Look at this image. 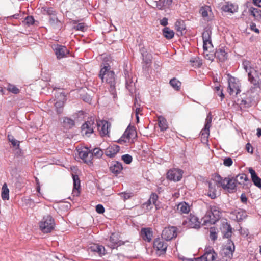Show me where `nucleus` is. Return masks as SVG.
Masks as SVG:
<instances>
[{
    "mask_svg": "<svg viewBox=\"0 0 261 261\" xmlns=\"http://www.w3.org/2000/svg\"><path fill=\"white\" fill-rule=\"evenodd\" d=\"M94 125V121L92 119L86 121L82 126L83 135L89 137L93 132ZM96 125L101 136L109 137L111 128L110 123L105 120H100L97 121Z\"/></svg>",
    "mask_w": 261,
    "mask_h": 261,
    "instance_id": "1",
    "label": "nucleus"
},
{
    "mask_svg": "<svg viewBox=\"0 0 261 261\" xmlns=\"http://www.w3.org/2000/svg\"><path fill=\"white\" fill-rule=\"evenodd\" d=\"M99 77L102 82H106L110 84L111 90L112 91L115 85L114 72L110 70V66L109 65H105L101 68Z\"/></svg>",
    "mask_w": 261,
    "mask_h": 261,
    "instance_id": "2",
    "label": "nucleus"
},
{
    "mask_svg": "<svg viewBox=\"0 0 261 261\" xmlns=\"http://www.w3.org/2000/svg\"><path fill=\"white\" fill-rule=\"evenodd\" d=\"M221 186V176L215 175L208 182V196L212 199H215L220 194L219 188Z\"/></svg>",
    "mask_w": 261,
    "mask_h": 261,
    "instance_id": "3",
    "label": "nucleus"
},
{
    "mask_svg": "<svg viewBox=\"0 0 261 261\" xmlns=\"http://www.w3.org/2000/svg\"><path fill=\"white\" fill-rule=\"evenodd\" d=\"M55 225L54 220L50 215L44 216L39 222V228L43 233L50 232L54 229Z\"/></svg>",
    "mask_w": 261,
    "mask_h": 261,
    "instance_id": "4",
    "label": "nucleus"
},
{
    "mask_svg": "<svg viewBox=\"0 0 261 261\" xmlns=\"http://www.w3.org/2000/svg\"><path fill=\"white\" fill-rule=\"evenodd\" d=\"M136 136L137 133L134 127L129 126L125 130L121 137L118 140V142L120 144L128 142L130 139L135 138Z\"/></svg>",
    "mask_w": 261,
    "mask_h": 261,
    "instance_id": "5",
    "label": "nucleus"
},
{
    "mask_svg": "<svg viewBox=\"0 0 261 261\" xmlns=\"http://www.w3.org/2000/svg\"><path fill=\"white\" fill-rule=\"evenodd\" d=\"M237 183L234 178H225L223 179L221 177V187L228 192H233L236 188Z\"/></svg>",
    "mask_w": 261,
    "mask_h": 261,
    "instance_id": "6",
    "label": "nucleus"
},
{
    "mask_svg": "<svg viewBox=\"0 0 261 261\" xmlns=\"http://www.w3.org/2000/svg\"><path fill=\"white\" fill-rule=\"evenodd\" d=\"M211 29L210 28H206L202 33L203 48L205 51L207 49H211L213 47L211 40Z\"/></svg>",
    "mask_w": 261,
    "mask_h": 261,
    "instance_id": "7",
    "label": "nucleus"
},
{
    "mask_svg": "<svg viewBox=\"0 0 261 261\" xmlns=\"http://www.w3.org/2000/svg\"><path fill=\"white\" fill-rule=\"evenodd\" d=\"M217 257L213 248L208 247L205 248L204 254L200 257L196 258V261H214Z\"/></svg>",
    "mask_w": 261,
    "mask_h": 261,
    "instance_id": "8",
    "label": "nucleus"
},
{
    "mask_svg": "<svg viewBox=\"0 0 261 261\" xmlns=\"http://www.w3.org/2000/svg\"><path fill=\"white\" fill-rule=\"evenodd\" d=\"M212 117L210 113L207 115L206 120L204 128L200 132L201 140L205 143L208 141V137L210 135V128L211 126Z\"/></svg>",
    "mask_w": 261,
    "mask_h": 261,
    "instance_id": "9",
    "label": "nucleus"
},
{
    "mask_svg": "<svg viewBox=\"0 0 261 261\" xmlns=\"http://www.w3.org/2000/svg\"><path fill=\"white\" fill-rule=\"evenodd\" d=\"M228 92L230 95H237L240 92V83L238 79L233 77L229 78Z\"/></svg>",
    "mask_w": 261,
    "mask_h": 261,
    "instance_id": "10",
    "label": "nucleus"
},
{
    "mask_svg": "<svg viewBox=\"0 0 261 261\" xmlns=\"http://www.w3.org/2000/svg\"><path fill=\"white\" fill-rule=\"evenodd\" d=\"M79 155L86 164L91 165L92 164L93 153L89 151L87 148L77 150Z\"/></svg>",
    "mask_w": 261,
    "mask_h": 261,
    "instance_id": "11",
    "label": "nucleus"
},
{
    "mask_svg": "<svg viewBox=\"0 0 261 261\" xmlns=\"http://www.w3.org/2000/svg\"><path fill=\"white\" fill-rule=\"evenodd\" d=\"M182 224L187 227L199 228L200 226V222L196 216L190 214L187 219L183 222Z\"/></svg>",
    "mask_w": 261,
    "mask_h": 261,
    "instance_id": "12",
    "label": "nucleus"
},
{
    "mask_svg": "<svg viewBox=\"0 0 261 261\" xmlns=\"http://www.w3.org/2000/svg\"><path fill=\"white\" fill-rule=\"evenodd\" d=\"M153 247L156 250V253L160 255L166 252L167 244L162 239L157 238L154 241Z\"/></svg>",
    "mask_w": 261,
    "mask_h": 261,
    "instance_id": "13",
    "label": "nucleus"
},
{
    "mask_svg": "<svg viewBox=\"0 0 261 261\" xmlns=\"http://www.w3.org/2000/svg\"><path fill=\"white\" fill-rule=\"evenodd\" d=\"M183 171L177 168L171 169L167 173V177L170 180L178 181L181 180L182 177Z\"/></svg>",
    "mask_w": 261,
    "mask_h": 261,
    "instance_id": "14",
    "label": "nucleus"
},
{
    "mask_svg": "<svg viewBox=\"0 0 261 261\" xmlns=\"http://www.w3.org/2000/svg\"><path fill=\"white\" fill-rule=\"evenodd\" d=\"M248 80L255 87H259L261 84V74L256 70L249 71L248 75Z\"/></svg>",
    "mask_w": 261,
    "mask_h": 261,
    "instance_id": "15",
    "label": "nucleus"
},
{
    "mask_svg": "<svg viewBox=\"0 0 261 261\" xmlns=\"http://www.w3.org/2000/svg\"><path fill=\"white\" fill-rule=\"evenodd\" d=\"M177 236V228L175 227L165 228L162 231V237L166 240H171Z\"/></svg>",
    "mask_w": 261,
    "mask_h": 261,
    "instance_id": "16",
    "label": "nucleus"
},
{
    "mask_svg": "<svg viewBox=\"0 0 261 261\" xmlns=\"http://www.w3.org/2000/svg\"><path fill=\"white\" fill-rule=\"evenodd\" d=\"M234 251V245L232 242L228 241L227 244L222 249V254L227 258L230 259L232 257Z\"/></svg>",
    "mask_w": 261,
    "mask_h": 261,
    "instance_id": "17",
    "label": "nucleus"
},
{
    "mask_svg": "<svg viewBox=\"0 0 261 261\" xmlns=\"http://www.w3.org/2000/svg\"><path fill=\"white\" fill-rule=\"evenodd\" d=\"M54 50L58 59H60L66 56L69 51L64 46L57 45L55 47Z\"/></svg>",
    "mask_w": 261,
    "mask_h": 261,
    "instance_id": "18",
    "label": "nucleus"
},
{
    "mask_svg": "<svg viewBox=\"0 0 261 261\" xmlns=\"http://www.w3.org/2000/svg\"><path fill=\"white\" fill-rule=\"evenodd\" d=\"M199 12L205 20H209L213 17V14L210 6H205L202 7L200 9Z\"/></svg>",
    "mask_w": 261,
    "mask_h": 261,
    "instance_id": "19",
    "label": "nucleus"
},
{
    "mask_svg": "<svg viewBox=\"0 0 261 261\" xmlns=\"http://www.w3.org/2000/svg\"><path fill=\"white\" fill-rule=\"evenodd\" d=\"M56 97L58 100L55 103V106L57 109V111L58 113H60L61 112V109L63 107L64 102L66 100V96L64 93H57Z\"/></svg>",
    "mask_w": 261,
    "mask_h": 261,
    "instance_id": "20",
    "label": "nucleus"
},
{
    "mask_svg": "<svg viewBox=\"0 0 261 261\" xmlns=\"http://www.w3.org/2000/svg\"><path fill=\"white\" fill-rule=\"evenodd\" d=\"M214 217V216L212 214L211 212L208 211L202 218L204 224L206 225L207 224H215L218 220L216 219Z\"/></svg>",
    "mask_w": 261,
    "mask_h": 261,
    "instance_id": "21",
    "label": "nucleus"
},
{
    "mask_svg": "<svg viewBox=\"0 0 261 261\" xmlns=\"http://www.w3.org/2000/svg\"><path fill=\"white\" fill-rule=\"evenodd\" d=\"M89 249H90L92 252L97 253L100 256L105 254V249L104 247L98 244H92L89 247Z\"/></svg>",
    "mask_w": 261,
    "mask_h": 261,
    "instance_id": "22",
    "label": "nucleus"
},
{
    "mask_svg": "<svg viewBox=\"0 0 261 261\" xmlns=\"http://www.w3.org/2000/svg\"><path fill=\"white\" fill-rule=\"evenodd\" d=\"M249 172L251 174V179L254 184L258 188H261V179L256 175L255 171L251 168H249Z\"/></svg>",
    "mask_w": 261,
    "mask_h": 261,
    "instance_id": "23",
    "label": "nucleus"
},
{
    "mask_svg": "<svg viewBox=\"0 0 261 261\" xmlns=\"http://www.w3.org/2000/svg\"><path fill=\"white\" fill-rule=\"evenodd\" d=\"M141 234L143 239L148 242L152 240V232L149 228H142L141 231Z\"/></svg>",
    "mask_w": 261,
    "mask_h": 261,
    "instance_id": "24",
    "label": "nucleus"
},
{
    "mask_svg": "<svg viewBox=\"0 0 261 261\" xmlns=\"http://www.w3.org/2000/svg\"><path fill=\"white\" fill-rule=\"evenodd\" d=\"M122 169V164L118 162H113L110 167L111 172L115 175L120 173Z\"/></svg>",
    "mask_w": 261,
    "mask_h": 261,
    "instance_id": "25",
    "label": "nucleus"
},
{
    "mask_svg": "<svg viewBox=\"0 0 261 261\" xmlns=\"http://www.w3.org/2000/svg\"><path fill=\"white\" fill-rule=\"evenodd\" d=\"M119 146L117 145H110L106 149L105 153L108 156L113 157L119 151Z\"/></svg>",
    "mask_w": 261,
    "mask_h": 261,
    "instance_id": "26",
    "label": "nucleus"
},
{
    "mask_svg": "<svg viewBox=\"0 0 261 261\" xmlns=\"http://www.w3.org/2000/svg\"><path fill=\"white\" fill-rule=\"evenodd\" d=\"M175 29L178 35H182L186 32V27L182 20H177L175 24Z\"/></svg>",
    "mask_w": 261,
    "mask_h": 261,
    "instance_id": "27",
    "label": "nucleus"
},
{
    "mask_svg": "<svg viewBox=\"0 0 261 261\" xmlns=\"http://www.w3.org/2000/svg\"><path fill=\"white\" fill-rule=\"evenodd\" d=\"M215 56L220 61L223 62L227 59V54L224 49L220 48L215 52Z\"/></svg>",
    "mask_w": 261,
    "mask_h": 261,
    "instance_id": "28",
    "label": "nucleus"
},
{
    "mask_svg": "<svg viewBox=\"0 0 261 261\" xmlns=\"http://www.w3.org/2000/svg\"><path fill=\"white\" fill-rule=\"evenodd\" d=\"M73 189L72 193L74 196H78L80 191L79 189L80 187V181L77 175H73Z\"/></svg>",
    "mask_w": 261,
    "mask_h": 261,
    "instance_id": "29",
    "label": "nucleus"
},
{
    "mask_svg": "<svg viewBox=\"0 0 261 261\" xmlns=\"http://www.w3.org/2000/svg\"><path fill=\"white\" fill-rule=\"evenodd\" d=\"M208 211L214 216V217L217 220H219L221 217V212L218 206L215 205H211Z\"/></svg>",
    "mask_w": 261,
    "mask_h": 261,
    "instance_id": "30",
    "label": "nucleus"
},
{
    "mask_svg": "<svg viewBox=\"0 0 261 261\" xmlns=\"http://www.w3.org/2000/svg\"><path fill=\"white\" fill-rule=\"evenodd\" d=\"M177 210L181 214H187L190 211V205L185 202L179 203L177 205Z\"/></svg>",
    "mask_w": 261,
    "mask_h": 261,
    "instance_id": "31",
    "label": "nucleus"
},
{
    "mask_svg": "<svg viewBox=\"0 0 261 261\" xmlns=\"http://www.w3.org/2000/svg\"><path fill=\"white\" fill-rule=\"evenodd\" d=\"M222 10L225 12L233 13L238 11V6L231 3H227L223 6Z\"/></svg>",
    "mask_w": 261,
    "mask_h": 261,
    "instance_id": "32",
    "label": "nucleus"
},
{
    "mask_svg": "<svg viewBox=\"0 0 261 261\" xmlns=\"http://www.w3.org/2000/svg\"><path fill=\"white\" fill-rule=\"evenodd\" d=\"M110 240L114 245L121 246L124 242L119 240V235L118 233H112L110 237Z\"/></svg>",
    "mask_w": 261,
    "mask_h": 261,
    "instance_id": "33",
    "label": "nucleus"
},
{
    "mask_svg": "<svg viewBox=\"0 0 261 261\" xmlns=\"http://www.w3.org/2000/svg\"><path fill=\"white\" fill-rule=\"evenodd\" d=\"M158 125L161 129V130L164 131L166 130L168 126L166 120L162 116L158 117Z\"/></svg>",
    "mask_w": 261,
    "mask_h": 261,
    "instance_id": "34",
    "label": "nucleus"
},
{
    "mask_svg": "<svg viewBox=\"0 0 261 261\" xmlns=\"http://www.w3.org/2000/svg\"><path fill=\"white\" fill-rule=\"evenodd\" d=\"M1 196L4 200H9V190L6 183L4 184L2 186Z\"/></svg>",
    "mask_w": 261,
    "mask_h": 261,
    "instance_id": "35",
    "label": "nucleus"
},
{
    "mask_svg": "<svg viewBox=\"0 0 261 261\" xmlns=\"http://www.w3.org/2000/svg\"><path fill=\"white\" fill-rule=\"evenodd\" d=\"M156 6L159 9H162L164 7L169 6L172 3V0H159L155 2Z\"/></svg>",
    "mask_w": 261,
    "mask_h": 261,
    "instance_id": "36",
    "label": "nucleus"
},
{
    "mask_svg": "<svg viewBox=\"0 0 261 261\" xmlns=\"http://www.w3.org/2000/svg\"><path fill=\"white\" fill-rule=\"evenodd\" d=\"M249 11L251 14L257 20H261V10L257 9L251 7L249 9Z\"/></svg>",
    "mask_w": 261,
    "mask_h": 261,
    "instance_id": "37",
    "label": "nucleus"
},
{
    "mask_svg": "<svg viewBox=\"0 0 261 261\" xmlns=\"http://www.w3.org/2000/svg\"><path fill=\"white\" fill-rule=\"evenodd\" d=\"M236 183L239 184H244V182L248 180L247 175L245 174H240L238 175L235 178H234Z\"/></svg>",
    "mask_w": 261,
    "mask_h": 261,
    "instance_id": "38",
    "label": "nucleus"
},
{
    "mask_svg": "<svg viewBox=\"0 0 261 261\" xmlns=\"http://www.w3.org/2000/svg\"><path fill=\"white\" fill-rule=\"evenodd\" d=\"M163 35L168 39H170L174 37V32L169 28H165L163 30Z\"/></svg>",
    "mask_w": 261,
    "mask_h": 261,
    "instance_id": "39",
    "label": "nucleus"
},
{
    "mask_svg": "<svg viewBox=\"0 0 261 261\" xmlns=\"http://www.w3.org/2000/svg\"><path fill=\"white\" fill-rule=\"evenodd\" d=\"M233 215H235L236 217L234 219L236 220L237 221L242 220L244 219L246 216V213L242 210L234 212Z\"/></svg>",
    "mask_w": 261,
    "mask_h": 261,
    "instance_id": "40",
    "label": "nucleus"
},
{
    "mask_svg": "<svg viewBox=\"0 0 261 261\" xmlns=\"http://www.w3.org/2000/svg\"><path fill=\"white\" fill-rule=\"evenodd\" d=\"M8 139L9 142L11 143V144L15 147L16 148H18L19 147L20 142L14 138V137L11 135H8Z\"/></svg>",
    "mask_w": 261,
    "mask_h": 261,
    "instance_id": "41",
    "label": "nucleus"
},
{
    "mask_svg": "<svg viewBox=\"0 0 261 261\" xmlns=\"http://www.w3.org/2000/svg\"><path fill=\"white\" fill-rule=\"evenodd\" d=\"M63 124L65 127L70 128L74 125V122L70 118H65L63 120Z\"/></svg>",
    "mask_w": 261,
    "mask_h": 261,
    "instance_id": "42",
    "label": "nucleus"
},
{
    "mask_svg": "<svg viewBox=\"0 0 261 261\" xmlns=\"http://www.w3.org/2000/svg\"><path fill=\"white\" fill-rule=\"evenodd\" d=\"M170 84L174 89L176 90H178L181 86V83L175 78L170 80Z\"/></svg>",
    "mask_w": 261,
    "mask_h": 261,
    "instance_id": "43",
    "label": "nucleus"
},
{
    "mask_svg": "<svg viewBox=\"0 0 261 261\" xmlns=\"http://www.w3.org/2000/svg\"><path fill=\"white\" fill-rule=\"evenodd\" d=\"M243 67L244 69L248 73V74L249 73V71H252V70H255L251 67L250 62L247 60H245L243 62Z\"/></svg>",
    "mask_w": 261,
    "mask_h": 261,
    "instance_id": "44",
    "label": "nucleus"
},
{
    "mask_svg": "<svg viewBox=\"0 0 261 261\" xmlns=\"http://www.w3.org/2000/svg\"><path fill=\"white\" fill-rule=\"evenodd\" d=\"M49 22L50 25L55 28L58 27L60 23V21L55 15L50 16Z\"/></svg>",
    "mask_w": 261,
    "mask_h": 261,
    "instance_id": "45",
    "label": "nucleus"
},
{
    "mask_svg": "<svg viewBox=\"0 0 261 261\" xmlns=\"http://www.w3.org/2000/svg\"><path fill=\"white\" fill-rule=\"evenodd\" d=\"M7 88L9 91L14 94H17L19 92V89L15 85L12 84H9Z\"/></svg>",
    "mask_w": 261,
    "mask_h": 261,
    "instance_id": "46",
    "label": "nucleus"
},
{
    "mask_svg": "<svg viewBox=\"0 0 261 261\" xmlns=\"http://www.w3.org/2000/svg\"><path fill=\"white\" fill-rule=\"evenodd\" d=\"M134 107L135 108L136 115L141 114L142 108L140 107V105L138 104L137 98H135Z\"/></svg>",
    "mask_w": 261,
    "mask_h": 261,
    "instance_id": "47",
    "label": "nucleus"
},
{
    "mask_svg": "<svg viewBox=\"0 0 261 261\" xmlns=\"http://www.w3.org/2000/svg\"><path fill=\"white\" fill-rule=\"evenodd\" d=\"M190 62L194 63L193 66L195 67H199L202 65V62L198 58H195L193 59H191Z\"/></svg>",
    "mask_w": 261,
    "mask_h": 261,
    "instance_id": "48",
    "label": "nucleus"
},
{
    "mask_svg": "<svg viewBox=\"0 0 261 261\" xmlns=\"http://www.w3.org/2000/svg\"><path fill=\"white\" fill-rule=\"evenodd\" d=\"M122 159L127 164H130L132 161V157L129 154H125L122 156Z\"/></svg>",
    "mask_w": 261,
    "mask_h": 261,
    "instance_id": "49",
    "label": "nucleus"
},
{
    "mask_svg": "<svg viewBox=\"0 0 261 261\" xmlns=\"http://www.w3.org/2000/svg\"><path fill=\"white\" fill-rule=\"evenodd\" d=\"M74 28L76 30L84 32L87 29V26L84 23H80L76 26H74Z\"/></svg>",
    "mask_w": 261,
    "mask_h": 261,
    "instance_id": "50",
    "label": "nucleus"
},
{
    "mask_svg": "<svg viewBox=\"0 0 261 261\" xmlns=\"http://www.w3.org/2000/svg\"><path fill=\"white\" fill-rule=\"evenodd\" d=\"M92 153H93V155H94L96 157L99 158L102 156L103 151L99 148H94Z\"/></svg>",
    "mask_w": 261,
    "mask_h": 261,
    "instance_id": "51",
    "label": "nucleus"
},
{
    "mask_svg": "<svg viewBox=\"0 0 261 261\" xmlns=\"http://www.w3.org/2000/svg\"><path fill=\"white\" fill-rule=\"evenodd\" d=\"M232 160L230 158H227L224 160V165L226 166L229 167L232 164Z\"/></svg>",
    "mask_w": 261,
    "mask_h": 261,
    "instance_id": "52",
    "label": "nucleus"
},
{
    "mask_svg": "<svg viewBox=\"0 0 261 261\" xmlns=\"http://www.w3.org/2000/svg\"><path fill=\"white\" fill-rule=\"evenodd\" d=\"M158 199V196L156 194H152L149 198V201H152V204L156 205V202Z\"/></svg>",
    "mask_w": 261,
    "mask_h": 261,
    "instance_id": "53",
    "label": "nucleus"
},
{
    "mask_svg": "<svg viewBox=\"0 0 261 261\" xmlns=\"http://www.w3.org/2000/svg\"><path fill=\"white\" fill-rule=\"evenodd\" d=\"M203 50H204V53H203V54H204V56L205 58L206 59L208 60H213V58H214L213 54H209L208 53V49H207V50L206 51H205V50H204V49H203Z\"/></svg>",
    "mask_w": 261,
    "mask_h": 261,
    "instance_id": "54",
    "label": "nucleus"
},
{
    "mask_svg": "<svg viewBox=\"0 0 261 261\" xmlns=\"http://www.w3.org/2000/svg\"><path fill=\"white\" fill-rule=\"evenodd\" d=\"M96 211L99 214H103L105 212V208L101 204H98L96 206Z\"/></svg>",
    "mask_w": 261,
    "mask_h": 261,
    "instance_id": "55",
    "label": "nucleus"
},
{
    "mask_svg": "<svg viewBox=\"0 0 261 261\" xmlns=\"http://www.w3.org/2000/svg\"><path fill=\"white\" fill-rule=\"evenodd\" d=\"M25 22L29 25L33 24L34 22V18L31 16H27L25 19Z\"/></svg>",
    "mask_w": 261,
    "mask_h": 261,
    "instance_id": "56",
    "label": "nucleus"
},
{
    "mask_svg": "<svg viewBox=\"0 0 261 261\" xmlns=\"http://www.w3.org/2000/svg\"><path fill=\"white\" fill-rule=\"evenodd\" d=\"M142 55L143 57V60L146 63V64L150 63L151 62V59L149 57L148 58H147V57H145V55L144 53H142Z\"/></svg>",
    "mask_w": 261,
    "mask_h": 261,
    "instance_id": "57",
    "label": "nucleus"
},
{
    "mask_svg": "<svg viewBox=\"0 0 261 261\" xmlns=\"http://www.w3.org/2000/svg\"><path fill=\"white\" fill-rule=\"evenodd\" d=\"M231 236V229L228 226L227 227V231L224 233L225 237L228 238Z\"/></svg>",
    "mask_w": 261,
    "mask_h": 261,
    "instance_id": "58",
    "label": "nucleus"
},
{
    "mask_svg": "<svg viewBox=\"0 0 261 261\" xmlns=\"http://www.w3.org/2000/svg\"><path fill=\"white\" fill-rule=\"evenodd\" d=\"M210 237L211 239V240L213 241L215 240L217 238L216 232L215 231H211Z\"/></svg>",
    "mask_w": 261,
    "mask_h": 261,
    "instance_id": "59",
    "label": "nucleus"
},
{
    "mask_svg": "<svg viewBox=\"0 0 261 261\" xmlns=\"http://www.w3.org/2000/svg\"><path fill=\"white\" fill-rule=\"evenodd\" d=\"M246 148L247 151L249 153H253V148H252V147L251 146V145L249 143H247V144L246 146Z\"/></svg>",
    "mask_w": 261,
    "mask_h": 261,
    "instance_id": "60",
    "label": "nucleus"
},
{
    "mask_svg": "<svg viewBox=\"0 0 261 261\" xmlns=\"http://www.w3.org/2000/svg\"><path fill=\"white\" fill-rule=\"evenodd\" d=\"M121 197H122L124 200H126L130 198L131 196L130 194L126 193H122L121 194Z\"/></svg>",
    "mask_w": 261,
    "mask_h": 261,
    "instance_id": "61",
    "label": "nucleus"
},
{
    "mask_svg": "<svg viewBox=\"0 0 261 261\" xmlns=\"http://www.w3.org/2000/svg\"><path fill=\"white\" fill-rule=\"evenodd\" d=\"M160 24L163 26H166L168 24V19L166 18H163L160 21Z\"/></svg>",
    "mask_w": 261,
    "mask_h": 261,
    "instance_id": "62",
    "label": "nucleus"
},
{
    "mask_svg": "<svg viewBox=\"0 0 261 261\" xmlns=\"http://www.w3.org/2000/svg\"><path fill=\"white\" fill-rule=\"evenodd\" d=\"M253 3L256 6L261 7V0H253Z\"/></svg>",
    "mask_w": 261,
    "mask_h": 261,
    "instance_id": "63",
    "label": "nucleus"
},
{
    "mask_svg": "<svg viewBox=\"0 0 261 261\" xmlns=\"http://www.w3.org/2000/svg\"><path fill=\"white\" fill-rule=\"evenodd\" d=\"M241 200L242 202L245 203L247 201V199L246 196L244 194H242L241 196Z\"/></svg>",
    "mask_w": 261,
    "mask_h": 261,
    "instance_id": "64",
    "label": "nucleus"
}]
</instances>
